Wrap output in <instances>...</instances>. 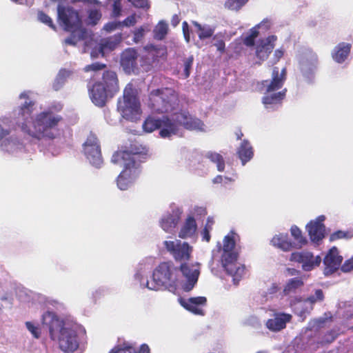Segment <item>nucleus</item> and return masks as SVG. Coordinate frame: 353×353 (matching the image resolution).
Segmentation results:
<instances>
[{
    "label": "nucleus",
    "instance_id": "21",
    "mask_svg": "<svg viewBox=\"0 0 353 353\" xmlns=\"http://www.w3.org/2000/svg\"><path fill=\"white\" fill-rule=\"evenodd\" d=\"M292 316L285 313L275 314L273 319L267 321L266 327L271 331L279 332L286 327V323L290 322Z\"/></svg>",
    "mask_w": 353,
    "mask_h": 353
},
{
    "label": "nucleus",
    "instance_id": "6",
    "mask_svg": "<svg viewBox=\"0 0 353 353\" xmlns=\"http://www.w3.org/2000/svg\"><path fill=\"white\" fill-rule=\"evenodd\" d=\"M235 234L231 231L224 237L221 261L224 270L228 275L232 276L233 283L236 285L245 274V266L237 263L239 253L234 251Z\"/></svg>",
    "mask_w": 353,
    "mask_h": 353
},
{
    "label": "nucleus",
    "instance_id": "30",
    "mask_svg": "<svg viewBox=\"0 0 353 353\" xmlns=\"http://www.w3.org/2000/svg\"><path fill=\"white\" fill-rule=\"evenodd\" d=\"M272 243L274 246L283 251H289L293 248L292 243L288 239V236L283 234L274 236L272 239Z\"/></svg>",
    "mask_w": 353,
    "mask_h": 353
},
{
    "label": "nucleus",
    "instance_id": "57",
    "mask_svg": "<svg viewBox=\"0 0 353 353\" xmlns=\"http://www.w3.org/2000/svg\"><path fill=\"white\" fill-rule=\"evenodd\" d=\"M65 83V81L59 79V78L57 77L53 82L52 88L55 91H58L63 87Z\"/></svg>",
    "mask_w": 353,
    "mask_h": 353
},
{
    "label": "nucleus",
    "instance_id": "37",
    "mask_svg": "<svg viewBox=\"0 0 353 353\" xmlns=\"http://www.w3.org/2000/svg\"><path fill=\"white\" fill-rule=\"evenodd\" d=\"M259 26H256L250 29V33L248 36H246L243 40V43L245 46L248 47H252L255 44V39L259 35V32L258 30Z\"/></svg>",
    "mask_w": 353,
    "mask_h": 353
},
{
    "label": "nucleus",
    "instance_id": "46",
    "mask_svg": "<svg viewBox=\"0 0 353 353\" xmlns=\"http://www.w3.org/2000/svg\"><path fill=\"white\" fill-rule=\"evenodd\" d=\"M121 0H114L112 3V15L118 17L121 13Z\"/></svg>",
    "mask_w": 353,
    "mask_h": 353
},
{
    "label": "nucleus",
    "instance_id": "45",
    "mask_svg": "<svg viewBox=\"0 0 353 353\" xmlns=\"http://www.w3.org/2000/svg\"><path fill=\"white\" fill-rule=\"evenodd\" d=\"M323 299H324V294H323V290L321 289H319L315 291L314 295H312L308 298V301L310 303H314L316 301H323Z\"/></svg>",
    "mask_w": 353,
    "mask_h": 353
},
{
    "label": "nucleus",
    "instance_id": "49",
    "mask_svg": "<svg viewBox=\"0 0 353 353\" xmlns=\"http://www.w3.org/2000/svg\"><path fill=\"white\" fill-rule=\"evenodd\" d=\"M26 325L27 329L32 333V334L37 339L40 337V332L39 328L35 326L33 323L31 322H26Z\"/></svg>",
    "mask_w": 353,
    "mask_h": 353
},
{
    "label": "nucleus",
    "instance_id": "61",
    "mask_svg": "<svg viewBox=\"0 0 353 353\" xmlns=\"http://www.w3.org/2000/svg\"><path fill=\"white\" fill-rule=\"evenodd\" d=\"M286 271H287L288 274L290 276H296L300 273L299 270H298L295 268H288L286 269Z\"/></svg>",
    "mask_w": 353,
    "mask_h": 353
},
{
    "label": "nucleus",
    "instance_id": "20",
    "mask_svg": "<svg viewBox=\"0 0 353 353\" xmlns=\"http://www.w3.org/2000/svg\"><path fill=\"white\" fill-rule=\"evenodd\" d=\"M113 96L119 91V79L117 73L112 70L103 72L101 81H99Z\"/></svg>",
    "mask_w": 353,
    "mask_h": 353
},
{
    "label": "nucleus",
    "instance_id": "33",
    "mask_svg": "<svg viewBox=\"0 0 353 353\" xmlns=\"http://www.w3.org/2000/svg\"><path fill=\"white\" fill-rule=\"evenodd\" d=\"M134 349H136L134 343L124 342L121 345L114 347L109 353H133Z\"/></svg>",
    "mask_w": 353,
    "mask_h": 353
},
{
    "label": "nucleus",
    "instance_id": "4",
    "mask_svg": "<svg viewBox=\"0 0 353 353\" xmlns=\"http://www.w3.org/2000/svg\"><path fill=\"white\" fill-rule=\"evenodd\" d=\"M141 153L138 151L119 150L114 153L112 161L123 167L117 177V185L121 190H127L138 177L140 170Z\"/></svg>",
    "mask_w": 353,
    "mask_h": 353
},
{
    "label": "nucleus",
    "instance_id": "22",
    "mask_svg": "<svg viewBox=\"0 0 353 353\" xmlns=\"http://www.w3.org/2000/svg\"><path fill=\"white\" fill-rule=\"evenodd\" d=\"M207 299L205 296H197L190 298L188 300L181 301V305L194 314L203 315V310L199 305H205Z\"/></svg>",
    "mask_w": 353,
    "mask_h": 353
},
{
    "label": "nucleus",
    "instance_id": "8",
    "mask_svg": "<svg viewBox=\"0 0 353 353\" xmlns=\"http://www.w3.org/2000/svg\"><path fill=\"white\" fill-rule=\"evenodd\" d=\"M117 110L128 121L137 120L141 113V103L137 90L129 83L124 88L123 96L117 102Z\"/></svg>",
    "mask_w": 353,
    "mask_h": 353
},
{
    "label": "nucleus",
    "instance_id": "17",
    "mask_svg": "<svg viewBox=\"0 0 353 353\" xmlns=\"http://www.w3.org/2000/svg\"><path fill=\"white\" fill-rule=\"evenodd\" d=\"M179 269L187 280L186 283L183 285V290L189 292L192 290L195 284L197 283L199 276V270L195 268L194 265H190L185 263H181Z\"/></svg>",
    "mask_w": 353,
    "mask_h": 353
},
{
    "label": "nucleus",
    "instance_id": "39",
    "mask_svg": "<svg viewBox=\"0 0 353 353\" xmlns=\"http://www.w3.org/2000/svg\"><path fill=\"white\" fill-rule=\"evenodd\" d=\"M37 17H38V20L40 22L48 26V27L52 28L53 30H57V26L53 23V21L51 19V17H49L47 14H46L43 11H42V10L38 11Z\"/></svg>",
    "mask_w": 353,
    "mask_h": 353
},
{
    "label": "nucleus",
    "instance_id": "26",
    "mask_svg": "<svg viewBox=\"0 0 353 353\" xmlns=\"http://www.w3.org/2000/svg\"><path fill=\"white\" fill-rule=\"evenodd\" d=\"M352 46L344 42L339 43L334 48L332 56L333 59L339 63H343L348 57Z\"/></svg>",
    "mask_w": 353,
    "mask_h": 353
},
{
    "label": "nucleus",
    "instance_id": "12",
    "mask_svg": "<svg viewBox=\"0 0 353 353\" xmlns=\"http://www.w3.org/2000/svg\"><path fill=\"white\" fill-rule=\"evenodd\" d=\"M290 261L301 263L302 269L307 272L319 266L321 264V258L319 256H314L312 252L304 250L292 252Z\"/></svg>",
    "mask_w": 353,
    "mask_h": 353
},
{
    "label": "nucleus",
    "instance_id": "16",
    "mask_svg": "<svg viewBox=\"0 0 353 353\" xmlns=\"http://www.w3.org/2000/svg\"><path fill=\"white\" fill-rule=\"evenodd\" d=\"M286 79V69L283 68L279 74L277 67H274L272 70V79L264 80L261 81V85L265 87L266 92H270L281 89Z\"/></svg>",
    "mask_w": 353,
    "mask_h": 353
},
{
    "label": "nucleus",
    "instance_id": "9",
    "mask_svg": "<svg viewBox=\"0 0 353 353\" xmlns=\"http://www.w3.org/2000/svg\"><path fill=\"white\" fill-rule=\"evenodd\" d=\"M143 129L147 132L160 129V136L167 138L176 134V127L175 124L172 123L171 119L168 116H163L161 119L148 117L143 123Z\"/></svg>",
    "mask_w": 353,
    "mask_h": 353
},
{
    "label": "nucleus",
    "instance_id": "47",
    "mask_svg": "<svg viewBox=\"0 0 353 353\" xmlns=\"http://www.w3.org/2000/svg\"><path fill=\"white\" fill-rule=\"evenodd\" d=\"M121 26V23L119 21L108 22L103 26V30L108 32H110Z\"/></svg>",
    "mask_w": 353,
    "mask_h": 353
},
{
    "label": "nucleus",
    "instance_id": "53",
    "mask_svg": "<svg viewBox=\"0 0 353 353\" xmlns=\"http://www.w3.org/2000/svg\"><path fill=\"white\" fill-rule=\"evenodd\" d=\"M134 6L139 8H148L150 5L148 0H128Z\"/></svg>",
    "mask_w": 353,
    "mask_h": 353
},
{
    "label": "nucleus",
    "instance_id": "38",
    "mask_svg": "<svg viewBox=\"0 0 353 353\" xmlns=\"http://www.w3.org/2000/svg\"><path fill=\"white\" fill-rule=\"evenodd\" d=\"M249 0H227L224 6L230 10L239 11Z\"/></svg>",
    "mask_w": 353,
    "mask_h": 353
},
{
    "label": "nucleus",
    "instance_id": "64",
    "mask_svg": "<svg viewBox=\"0 0 353 353\" xmlns=\"http://www.w3.org/2000/svg\"><path fill=\"white\" fill-rule=\"evenodd\" d=\"M214 223V221L213 220V218L208 217L207 219V221H206L205 227L210 228V229L212 230V225H213Z\"/></svg>",
    "mask_w": 353,
    "mask_h": 353
},
{
    "label": "nucleus",
    "instance_id": "52",
    "mask_svg": "<svg viewBox=\"0 0 353 353\" xmlns=\"http://www.w3.org/2000/svg\"><path fill=\"white\" fill-rule=\"evenodd\" d=\"M182 31L184 39L187 43L190 42V30L189 28V26L187 21H183L182 23Z\"/></svg>",
    "mask_w": 353,
    "mask_h": 353
},
{
    "label": "nucleus",
    "instance_id": "3",
    "mask_svg": "<svg viewBox=\"0 0 353 353\" xmlns=\"http://www.w3.org/2000/svg\"><path fill=\"white\" fill-rule=\"evenodd\" d=\"M57 21L64 31L70 32L63 41L65 46H76L78 42L87 37V30L83 27L82 17L73 7L58 5Z\"/></svg>",
    "mask_w": 353,
    "mask_h": 353
},
{
    "label": "nucleus",
    "instance_id": "27",
    "mask_svg": "<svg viewBox=\"0 0 353 353\" xmlns=\"http://www.w3.org/2000/svg\"><path fill=\"white\" fill-rule=\"evenodd\" d=\"M237 154L243 165H245L252 158L254 155L253 149L248 141L243 140L242 141Z\"/></svg>",
    "mask_w": 353,
    "mask_h": 353
},
{
    "label": "nucleus",
    "instance_id": "10",
    "mask_svg": "<svg viewBox=\"0 0 353 353\" xmlns=\"http://www.w3.org/2000/svg\"><path fill=\"white\" fill-rule=\"evenodd\" d=\"M84 153L90 163L99 168L103 163L101 152V147L97 137L94 134H90L83 144Z\"/></svg>",
    "mask_w": 353,
    "mask_h": 353
},
{
    "label": "nucleus",
    "instance_id": "2",
    "mask_svg": "<svg viewBox=\"0 0 353 353\" xmlns=\"http://www.w3.org/2000/svg\"><path fill=\"white\" fill-rule=\"evenodd\" d=\"M42 324L48 329L52 340L57 339L59 348L64 352H74L79 348V341L77 332L72 328L65 327L63 321L55 313H44Z\"/></svg>",
    "mask_w": 353,
    "mask_h": 353
},
{
    "label": "nucleus",
    "instance_id": "41",
    "mask_svg": "<svg viewBox=\"0 0 353 353\" xmlns=\"http://www.w3.org/2000/svg\"><path fill=\"white\" fill-rule=\"evenodd\" d=\"M352 236L353 234L350 232L337 230L330 235V241H334L341 239H350Z\"/></svg>",
    "mask_w": 353,
    "mask_h": 353
},
{
    "label": "nucleus",
    "instance_id": "24",
    "mask_svg": "<svg viewBox=\"0 0 353 353\" xmlns=\"http://www.w3.org/2000/svg\"><path fill=\"white\" fill-rule=\"evenodd\" d=\"M197 229V224L194 216L189 215L179 232V236L181 239L192 237L194 235Z\"/></svg>",
    "mask_w": 353,
    "mask_h": 353
},
{
    "label": "nucleus",
    "instance_id": "58",
    "mask_svg": "<svg viewBox=\"0 0 353 353\" xmlns=\"http://www.w3.org/2000/svg\"><path fill=\"white\" fill-rule=\"evenodd\" d=\"M180 21H181V19L179 18V16L177 14H175L172 15V17L171 25L173 27H176L179 24Z\"/></svg>",
    "mask_w": 353,
    "mask_h": 353
},
{
    "label": "nucleus",
    "instance_id": "15",
    "mask_svg": "<svg viewBox=\"0 0 353 353\" xmlns=\"http://www.w3.org/2000/svg\"><path fill=\"white\" fill-rule=\"evenodd\" d=\"M343 257L339 255L336 248H331L323 259L324 274L330 275L334 273L340 267Z\"/></svg>",
    "mask_w": 353,
    "mask_h": 353
},
{
    "label": "nucleus",
    "instance_id": "51",
    "mask_svg": "<svg viewBox=\"0 0 353 353\" xmlns=\"http://www.w3.org/2000/svg\"><path fill=\"white\" fill-rule=\"evenodd\" d=\"M341 270L343 272H349L353 270V256L344 262L341 265Z\"/></svg>",
    "mask_w": 353,
    "mask_h": 353
},
{
    "label": "nucleus",
    "instance_id": "34",
    "mask_svg": "<svg viewBox=\"0 0 353 353\" xmlns=\"http://www.w3.org/2000/svg\"><path fill=\"white\" fill-rule=\"evenodd\" d=\"M207 158H208L212 162L216 164L217 170L219 172H223L225 169V161L221 154L210 152L206 155Z\"/></svg>",
    "mask_w": 353,
    "mask_h": 353
},
{
    "label": "nucleus",
    "instance_id": "28",
    "mask_svg": "<svg viewBox=\"0 0 353 353\" xmlns=\"http://www.w3.org/2000/svg\"><path fill=\"white\" fill-rule=\"evenodd\" d=\"M304 282L302 278L295 277L290 279L284 286L283 293V295L287 296L290 294H294L296 290L303 286Z\"/></svg>",
    "mask_w": 353,
    "mask_h": 353
},
{
    "label": "nucleus",
    "instance_id": "63",
    "mask_svg": "<svg viewBox=\"0 0 353 353\" xmlns=\"http://www.w3.org/2000/svg\"><path fill=\"white\" fill-rule=\"evenodd\" d=\"M10 134V131L8 130L3 129L0 125V141L6 137L7 135Z\"/></svg>",
    "mask_w": 353,
    "mask_h": 353
},
{
    "label": "nucleus",
    "instance_id": "42",
    "mask_svg": "<svg viewBox=\"0 0 353 353\" xmlns=\"http://www.w3.org/2000/svg\"><path fill=\"white\" fill-rule=\"evenodd\" d=\"M339 334L334 330L327 331L322 337L321 343L327 344L332 343L338 336Z\"/></svg>",
    "mask_w": 353,
    "mask_h": 353
},
{
    "label": "nucleus",
    "instance_id": "23",
    "mask_svg": "<svg viewBox=\"0 0 353 353\" xmlns=\"http://www.w3.org/2000/svg\"><path fill=\"white\" fill-rule=\"evenodd\" d=\"M308 234L312 241L319 242L325 236V225L321 221H311L306 225Z\"/></svg>",
    "mask_w": 353,
    "mask_h": 353
},
{
    "label": "nucleus",
    "instance_id": "31",
    "mask_svg": "<svg viewBox=\"0 0 353 353\" xmlns=\"http://www.w3.org/2000/svg\"><path fill=\"white\" fill-rule=\"evenodd\" d=\"M193 26L196 28L198 30V37L201 40L210 39L214 34V29L210 26H202L197 21H193Z\"/></svg>",
    "mask_w": 353,
    "mask_h": 353
},
{
    "label": "nucleus",
    "instance_id": "11",
    "mask_svg": "<svg viewBox=\"0 0 353 353\" xmlns=\"http://www.w3.org/2000/svg\"><path fill=\"white\" fill-rule=\"evenodd\" d=\"M171 120L172 123L175 124L176 127V134L178 133L180 126H183L184 128L189 130H202L203 126V123L201 120L192 117L186 112L174 114Z\"/></svg>",
    "mask_w": 353,
    "mask_h": 353
},
{
    "label": "nucleus",
    "instance_id": "50",
    "mask_svg": "<svg viewBox=\"0 0 353 353\" xmlns=\"http://www.w3.org/2000/svg\"><path fill=\"white\" fill-rule=\"evenodd\" d=\"M207 210L203 207H195L194 208L193 214L197 219L204 218L207 214Z\"/></svg>",
    "mask_w": 353,
    "mask_h": 353
},
{
    "label": "nucleus",
    "instance_id": "18",
    "mask_svg": "<svg viewBox=\"0 0 353 353\" xmlns=\"http://www.w3.org/2000/svg\"><path fill=\"white\" fill-rule=\"evenodd\" d=\"M138 53L133 48H128L123 52L121 65L127 73L134 72L137 69Z\"/></svg>",
    "mask_w": 353,
    "mask_h": 353
},
{
    "label": "nucleus",
    "instance_id": "44",
    "mask_svg": "<svg viewBox=\"0 0 353 353\" xmlns=\"http://www.w3.org/2000/svg\"><path fill=\"white\" fill-rule=\"evenodd\" d=\"M213 41V46L216 48L217 50L221 52H224L225 50V44L223 37L216 34L214 36Z\"/></svg>",
    "mask_w": 353,
    "mask_h": 353
},
{
    "label": "nucleus",
    "instance_id": "35",
    "mask_svg": "<svg viewBox=\"0 0 353 353\" xmlns=\"http://www.w3.org/2000/svg\"><path fill=\"white\" fill-rule=\"evenodd\" d=\"M290 232L296 242V245H298L299 248L307 243L306 239L303 236L301 230L296 225H292L291 227Z\"/></svg>",
    "mask_w": 353,
    "mask_h": 353
},
{
    "label": "nucleus",
    "instance_id": "1",
    "mask_svg": "<svg viewBox=\"0 0 353 353\" xmlns=\"http://www.w3.org/2000/svg\"><path fill=\"white\" fill-rule=\"evenodd\" d=\"M19 99H25L24 103L19 107L17 121L23 133L38 140L43 138L54 139L52 130L58 125L62 117L51 111H45L37 114L33 121L32 112L35 102L29 97L27 92H21Z\"/></svg>",
    "mask_w": 353,
    "mask_h": 353
},
{
    "label": "nucleus",
    "instance_id": "5",
    "mask_svg": "<svg viewBox=\"0 0 353 353\" xmlns=\"http://www.w3.org/2000/svg\"><path fill=\"white\" fill-rule=\"evenodd\" d=\"M179 283V268L172 261L160 263L153 270L152 280L146 287L152 290H168L174 292Z\"/></svg>",
    "mask_w": 353,
    "mask_h": 353
},
{
    "label": "nucleus",
    "instance_id": "36",
    "mask_svg": "<svg viewBox=\"0 0 353 353\" xmlns=\"http://www.w3.org/2000/svg\"><path fill=\"white\" fill-rule=\"evenodd\" d=\"M102 14L98 9H90L88 11L87 24L96 26L101 19Z\"/></svg>",
    "mask_w": 353,
    "mask_h": 353
},
{
    "label": "nucleus",
    "instance_id": "32",
    "mask_svg": "<svg viewBox=\"0 0 353 353\" xmlns=\"http://www.w3.org/2000/svg\"><path fill=\"white\" fill-rule=\"evenodd\" d=\"M168 32V24L163 21H159L154 29V38L161 41L165 39Z\"/></svg>",
    "mask_w": 353,
    "mask_h": 353
},
{
    "label": "nucleus",
    "instance_id": "29",
    "mask_svg": "<svg viewBox=\"0 0 353 353\" xmlns=\"http://www.w3.org/2000/svg\"><path fill=\"white\" fill-rule=\"evenodd\" d=\"M180 217L179 215L168 214L162 219L161 226L167 232H172L177 225Z\"/></svg>",
    "mask_w": 353,
    "mask_h": 353
},
{
    "label": "nucleus",
    "instance_id": "59",
    "mask_svg": "<svg viewBox=\"0 0 353 353\" xmlns=\"http://www.w3.org/2000/svg\"><path fill=\"white\" fill-rule=\"evenodd\" d=\"M133 353H150V348L148 345L142 344L139 350V351L136 352L135 350Z\"/></svg>",
    "mask_w": 353,
    "mask_h": 353
},
{
    "label": "nucleus",
    "instance_id": "7",
    "mask_svg": "<svg viewBox=\"0 0 353 353\" xmlns=\"http://www.w3.org/2000/svg\"><path fill=\"white\" fill-rule=\"evenodd\" d=\"M179 103V94L172 88L152 90L148 94V106L154 113L171 112L178 108Z\"/></svg>",
    "mask_w": 353,
    "mask_h": 353
},
{
    "label": "nucleus",
    "instance_id": "54",
    "mask_svg": "<svg viewBox=\"0 0 353 353\" xmlns=\"http://www.w3.org/2000/svg\"><path fill=\"white\" fill-rule=\"evenodd\" d=\"M137 22L136 17L134 14H132L130 16H128L127 18H125L121 23V26H133L135 25Z\"/></svg>",
    "mask_w": 353,
    "mask_h": 353
},
{
    "label": "nucleus",
    "instance_id": "55",
    "mask_svg": "<svg viewBox=\"0 0 353 353\" xmlns=\"http://www.w3.org/2000/svg\"><path fill=\"white\" fill-rule=\"evenodd\" d=\"M70 74L71 72L70 70L66 69H61L59 70L57 77L59 78V79L63 80V81H66L67 78L69 77Z\"/></svg>",
    "mask_w": 353,
    "mask_h": 353
},
{
    "label": "nucleus",
    "instance_id": "13",
    "mask_svg": "<svg viewBox=\"0 0 353 353\" xmlns=\"http://www.w3.org/2000/svg\"><path fill=\"white\" fill-rule=\"evenodd\" d=\"M164 245L167 250L173 256L176 261H188L190 256L191 248L188 243L180 241H165Z\"/></svg>",
    "mask_w": 353,
    "mask_h": 353
},
{
    "label": "nucleus",
    "instance_id": "56",
    "mask_svg": "<svg viewBox=\"0 0 353 353\" xmlns=\"http://www.w3.org/2000/svg\"><path fill=\"white\" fill-rule=\"evenodd\" d=\"M211 230H212L210 229V228L204 227L201 232L203 241H205L206 242H209L210 241L211 236L210 233Z\"/></svg>",
    "mask_w": 353,
    "mask_h": 353
},
{
    "label": "nucleus",
    "instance_id": "48",
    "mask_svg": "<svg viewBox=\"0 0 353 353\" xmlns=\"http://www.w3.org/2000/svg\"><path fill=\"white\" fill-rule=\"evenodd\" d=\"M145 30L141 26L134 31V41L136 43L139 42L145 35Z\"/></svg>",
    "mask_w": 353,
    "mask_h": 353
},
{
    "label": "nucleus",
    "instance_id": "25",
    "mask_svg": "<svg viewBox=\"0 0 353 353\" xmlns=\"http://www.w3.org/2000/svg\"><path fill=\"white\" fill-rule=\"evenodd\" d=\"M261 90L264 91L265 95L262 99V102L265 105H273L280 103L285 97L286 89L275 92H266L265 87L261 85Z\"/></svg>",
    "mask_w": 353,
    "mask_h": 353
},
{
    "label": "nucleus",
    "instance_id": "43",
    "mask_svg": "<svg viewBox=\"0 0 353 353\" xmlns=\"http://www.w3.org/2000/svg\"><path fill=\"white\" fill-rule=\"evenodd\" d=\"M106 68V64L100 63V62H94L91 64L87 65L84 67L83 70L85 72H97L99 70H102Z\"/></svg>",
    "mask_w": 353,
    "mask_h": 353
},
{
    "label": "nucleus",
    "instance_id": "62",
    "mask_svg": "<svg viewBox=\"0 0 353 353\" xmlns=\"http://www.w3.org/2000/svg\"><path fill=\"white\" fill-rule=\"evenodd\" d=\"M274 56L276 59V61H278L283 56V51L279 49L276 50L274 51Z\"/></svg>",
    "mask_w": 353,
    "mask_h": 353
},
{
    "label": "nucleus",
    "instance_id": "19",
    "mask_svg": "<svg viewBox=\"0 0 353 353\" xmlns=\"http://www.w3.org/2000/svg\"><path fill=\"white\" fill-rule=\"evenodd\" d=\"M277 37L275 35L268 36L265 39H261L256 48V56L261 61L266 60L272 52Z\"/></svg>",
    "mask_w": 353,
    "mask_h": 353
},
{
    "label": "nucleus",
    "instance_id": "14",
    "mask_svg": "<svg viewBox=\"0 0 353 353\" xmlns=\"http://www.w3.org/2000/svg\"><path fill=\"white\" fill-rule=\"evenodd\" d=\"M88 91L92 103L99 107H103L108 99L113 97V95L110 92H107L105 87L98 81L95 82Z\"/></svg>",
    "mask_w": 353,
    "mask_h": 353
},
{
    "label": "nucleus",
    "instance_id": "40",
    "mask_svg": "<svg viewBox=\"0 0 353 353\" xmlns=\"http://www.w3.org/2000/svg\"><path fill=\"white\" fill-rule=\"evenodd\" d=\"M194 57L192 55L183 59L184 78H188L190 77Z\"/></svg>",
    "mask_w": 353,
    "mask_h": 353
},
{
    "label": "nucleus",
    "instance_id": "60",
    "mask_svg": "<svg viewBox=\"0 0 353 353\" xmlns=\"http://www.w3.org/2000/svg\"><path fill=\"white\" fill-rule=\"evenodd\" d=\"M280 288L276 283H272L268 292L270 294H273L278 292Z\"/></svg>",
    "mask_w": 353,
    "mask_h": 353
}]
</instances>
